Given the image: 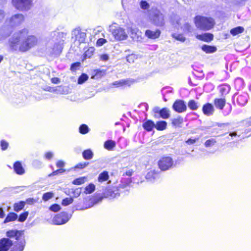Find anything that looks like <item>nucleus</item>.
I'll list each match as a JSON object with an SVG mask.
<instances>
[{
  "instance_id": "obj_1",
  "label": "nucleus",
  "mask_w": 251,
  "mask_h": 251,
  "mask_svg": "<svg viewBox=\"0 0 251 251\" xmlns=\"http://www.w3.org/2000/svg\"><path fill=\"white\" fill-rule=\"evenodd\" d=\"M28 30L24 29L15 33L9 40L10 48L17 50L25 51L34 46L37 43V39L32 35L28 36Z\"/></svg>"
},
{
  "instance_id": "obj_2",
  "label": "nucleus",
  "mask_w": 251,
  "mask_h": 251,
  "mask_svg": "<svg viewBox=\"0 0 251 251\" xmlns=\"http://www.w3.org/2000/svg\"><path fill=\"white\" fill-rule=\"evenodd\" d=\"M130 183L129 179H122L121 183L118 187H107L103 192V196L104 198L109 199L117 198L120 196V192H122V189L128 188V184Z\"/></svg>"
},
{
  "instance_id": "obj_3",
  "label": "nucleus",
  "mask_w": 251,
  "mask_h": 251,
  "mask_svg": "<svg viewBox=\"0 0 251 251\" xmlns=\"http://www.w3.org/2000/svg\"><path fill=\"white\" fill-rule=\"evenodd\" d=\"M196 26L202 30H208L214 25V20L211 18L197 16L194 19Z\"/></svg>"
},
{
  "instance_id": "obj_4",
  "label": "nucleus",
  "mask_w": 251,
  "mask_h": 251,
  "mask_svg": "<svg viewBox=\"0 0 251 251\" xmlns=\"http://www.w3.org/2000/svg\"><path fill=\"white\" fill-rule=\"evenodd\" d=\"M158 165L162 171H166L171 169L174 166V162L170 156H164L161 158L158 162Z\"/></svg>"
},
{
  "instance_id": "obj_5",
  "label": "nucleus",
  "mask_w": 251,
  "mask_h": 251,
  "mask_svg": "<svg viewBox=\"0 0 251 251\" xmlns=\"http://www.w3.org/2000/svg\"><path fill=\"white\" fill-rule=\"evenodd\" d=\"M13 6L20 11H27L31 5V0H12Z\"/></svg>"
},
{
  "instance_id": "obj_6",
  "label": "nucleus",
  "mask_w": 251,
  "mask_h": 251,
  "mask_svg": "<svg viewBox=\"0 0 251 251\" xmlns=\"http://www.w3.org/2000/svg\"><path fill=\"white\" fill-rule=\"evenodd\" d=\"M110 30L115 38L118 40H123L127 38V35L125 30L120 27H116L113 25L110 26Z\"/></svg>"
},
{
  "instance_id": "obj_7",
  "label": "nucleus",
  "mask_w": 251,
  "mask_h": 251,
  "mask_svg": "<svg viewBox=\"0 0 251 251\" xmlns=\"http://www.w3.org/2000/svg\"><path fill=\"white\" fill-rule=\"evenodd\" d=\"M151 18L153 23L156 26H162L165 24L164 15L158 10H155L152 15H151Z\"/></svg>"
},
{
  "instance_id": "obj_8",
  "label": "nucleus",
  "mask_w": 251,
  "mask_h": 251,
  "mask_svg": "<svg viewBox=\"0 0 251 251\" xmlns=\"http://www.w3.org/2000/svg\"><path fill=\"white\" fill-rule=\"evenodd\" d=\"M71 217V214H69L66 212H62L53 218V222L55 225H63L66 223Z\"/></svg>"
},
{
  "instance_id": "obj_9",
  "label": "nucleus",
  "mask_w": 251,
  "mask_h": 251,
  "mask_svg": "<svg viewBox=\"0 0 251 251\" xmlns=\"http://www.w3.org/2000/svg\"><path fill=\"white\" fill-rule=\"evenodd\" d=\"M24 21V17L21 14H17L12 16L8 20H6L5 23L8 26L13 27L21 24Z\"/></svg>"
},
{
  "instance_id": "obj_10",
  "label": "nucleus",
  "mask_w": 251,
  "mask_h": 251,
  "mask_svg": "<svg viewBox=\"0 0 251 251\" xmlns=\"http://www.w3.org/2000/svg\"><path fill=\"white\" fill-rule=\"evenodd\" d=\"M66 33L63 32H58L57 30L52 31L50 33L48 38L49 41L51 40L53 42H56L59 41V40H63L65 38Z\"/></svg>"
},
{
  "instance_id": "obj_11",
  "label": "nucleus",
  "mask_w": 251,
  "mask_h": 251,
  "mask_svg": "<svg viewBox=\"0 0 251 251\" xmlns=\"http://www.w3.org/2000/svg\"><path fill=\"white\" fill-rule=\"evenodd\" d=\"M72 36L75 37L76 40H78L80 43H83L85 42L86 34L85 32L82 31L78 27L72 31Z\"/></svg>"
},
{
  "instance_id": "obj_12",
  "label": "nucleus",
  "mask_w": 251,
  "mask_h": 251,
  "mask_svg": "<svg viewBox=\"0 0 251 251\" xmlns=\"http://www.w3.org/2000/svg\"><path fill=\"white\" fill-rule=\"evenodd\" d=\"M6 236L9 238H15L16 241L25 238L23 231L11 230L6 232Z\"/></svg>"
},
{
  "instance_id": "obj_13",
  "label": "nucleus",
  "mask_w": 251,
  "mask_h": 251,
  "mask_svg": "<svg viewBox=\"0 0 251 251\" xmlns=\"http://www.w3.org/2000/svg\"><path fill=\"white\" fill-rule=\"evenodd\" d=\"M13 241L7 238L0 239V251H8L12 246Z\"/></svg>"
},
{
  "instance_id": "obj_14",
  "label": "nucleus",
  "mask_w": 251,
  "mask_h": 251,
  "mask_svg": "<svg viewBox=\"0 0 251 251\" xmlns=\"http://www.w3.org/2000/svg\"><path fill=\"white\" fill-rule=\"evenodd\" d=\"M173 108L176 112L182 113L186 110L187 106L183 100H179L174 102Z\"/></svg>"
},
{
  "instance_id": "obj_15",
  "label": "nucleus",
  "mask_w": 251,
  "mask_h": 251,
  "mask_svg": "<svg viewBox=\"0 0 251 251\" xmlns=\"http://www.w3.org/2000/svg\"><path fill=\"white\" fill-rule=\"evenodd\" d=\"M25 245V238L13 242V247L10 251H23Z\"/></svg>"
},
{
  "instance_id": "obj_16",
  "label": "nucleus",
  "mask_w": 251,
  "mask_h": 251,
  "mask_svg": "<svg viewBox=\"0 0 251 251\" xmlns=\"http://www.w3.org/2000/svg\"><path fill=\"white\" fill-rule=\"evenodd\" d=\"M109 173L107 171H103L99 175L98 177V182L100 184H102L106 182V184L111 183V180H109Z\"/></svg>"
},
{
  "instance_id": "obj_17",
  "label": "nucleus",
  "mask_w": 251,
  "mask_h": 251,
  "mask_svg": "<svg viewBox=\"0 0 251 251\" xmlns=\"http://www.w3.org/2000/svg\"><path fill=\"white\" fill-rule=\"evenodd\" d=\"M63 41L64 40H59V41L54 43L53 48L52 49V51L50 52L51 54L58 55L61 52L63 49L62 45Z\"/></svg>"
},
{
  "instance_id": "obj_18",
  "label": "nucleus",
  "mask_w": 251,
  "mask_h": 251,
  "mask_svg": "<svg viewBox=\"0 0 251 251\" xmlns=\"http://www.w3.org/2000/svg\"><path fill=\"white\" fill-rule=\"evenodd\" d=\"M161 34V31L159 29H156L155 30H151L148 29L145 31V36L148 38L151 39H155L158 38Z\"/></svg>"
},
{
  "instance_id": "obj_19",
  "label": "nucleus",
  "mask_w": 251,
  "mask_h": 251,
  "mask_svg": "<svg viewBox=\"0 0 251 251\" xmlns=\"http://www.w3.org/2000/svg\"><path fill=\"white\" fill-rule=\"evenodd\" d=\"M202 111L204 115L210 116L213 114L214 108L213 106L210 103H207L203 105Z\"/></svg>"
},
{
  "instance_id": "obj_20",
  "label": "nucleus",
  "mask_w": 251,
  "mask_h": 251,
  "mask_svg": "<svg viewBox=\"0 0 251 251\" xmlns=\"http://www.w3.org/2000/svg\"><path fill=\"white\" fill-rule=\"evenodd\" d=\"M158 176V171L155 169H151L146 175V178L148 181L153 182Z\"/></svg>"
},
{
  "instance_id": "obj_21",
  "label": "nucleus",
  "mask_w": 251,
  "mask_h": 251,
  "mask_svg": "<svg viewBox=\"0 0 251 251\" xmlns=\"http://www.w3.org/2000/svg\"><path fill=\"white\" fill-rule=\"evenodd\" d=\"M196 37L199 40L208 42L213 40V35L211 33H204L197 35Z\"/></svg>"
},
{
  "instance_id": "obj_22",
  "label": "nucleus",
  "mask_w": 251,
  "mask_h": 251,
  "mask_svg": "<svg viewBox=\"0 0 251 251\" xmlns=\"http://www.w3.org/2000/svg\"><path fill=\"white\" fill-rule=\"evenodd\" d=\"M13 168L14 171L18 175H22L25 173V170L19 161H17L14 164Z\"/></svg>"
},
{
  "instance_id": "obj_23",
  "label": "nucleus",
  "mask_w": 251,
  "mask_h": 251,
  "mask_svg": "<svg viewBox=\"0 0 251 251\" xmlns=\"http://www.w3.org/2000/svg\"><path fill=\"white\" fill-rule=\"evenodd\" d=\"M226 104L225 99H215L214 100V105L215 107L220 110H222Z\"/></svg>"
},
{
  "instance_id": "obj_24",
  "label": "nucleus",
  "mask_w": 251,
  "mask_h": 251,
  "mask_svg": "<svg viewBox=\"0 0 251 251\" xmlns=\"http://www.w3.org/2000/svg\"><path fill=\"white\" fill-rule=\"evenodd\" d=\"M102 199V197L100 198H93L90 199V202L91 204H90L88 207H86L85 208H80L78 209L77 208H76V210H83L88 208H90L94 206L95 204L98 203L100 202Z\"/></svg>"
},
{
  "instance_id": "obj_25",
  "label": "nucleus",
  "mask_w": 251,
  "mask_h": 251,
  "mask_svg": "<svg viewBox=\"0 0 251 251\" xmlns=\"http://www.w3.org/2000/svg\"><path fill=\"white\" fill-rule=\"evenodd\" d=\"M143 127L147 131H151L153 127H155V124L151 120H147L143 124Z\"/></svg>"
},
{
  "instance_id": "obj_26",
  "label": "nucleus",
  "mask_w": 251,
  "mask_h": 251,
  "mask_svg": "<svg viewBox=\"0 0 251 251\" xmlns=\"http://www.w3.org/2000/svg\"><path fill=\"white\" fill-rule=\"evenodd\" d=\"M202 50L206 53H213L217 50V48L215 46H212L207 45H204L201 47Z\"/></svg>"
},
{
  "instance_id": "obj_27",
  "label": "nucleus",
  "mask_w": 251,
  "mask_h": 251,
  "mask_svg": "<svg viewBox=\"0 0 251 251\" xmlns=\"http://www.w3.org/2000/svg\"><path fill=\"white\" fill-rule=\"evenodd\" d=\"M18 218V215L15 213L11 212L9 213L6 217L3 223H7L10 222L14 221Z\"/></svg>"
},
{
  "instance_id": "obj_28",
  "label": "nucleus",
  "mask_w": 251,
  "mask_h": 251,
  "mask_svg": "<svg viewBox=\"0 0 251 251\" xmlns=\"http://www.w3.org/2000/svg\"><path fill=\"white\" fill-rule=\"evenodd\" d=\"M94 153L91 150L87 149L82 152V156L85 160H90L93 158Z\"/></svg>"
},
{
  "instance_id": "obj_29",
  "label": "nucleus",
  "mask_w": 251,
  "mask_h": 251,
  "mask_svg": "<svg viewBox=\"0 0 251 251\" xmlns=\"http://www.w3.org/2000/svg\"><path fill=\"white\" fill-rule=\"evenodd\" d=\"M116 143L112 140H108L104 143V147L107 150L111 151L115 147Z\"/></svg>"
},
{
  "instance_id": "obj_30",
  "label": "nucleus",
  "mask_w": 251,
  "mask_h": 251,
  "mask_svg": "<svg viewBox=\"0 0 251 251\" xmlns=\"http://www.w3.org/2000/svg\"><path fill=\"white\" fill-rule=\"evenodd\" d=\"M237 101L240 105L244 106L247 102V95H241L238 96Z\"/></svg>"
},
{
  "instance_id": "obj_31",
  "label": "nucleus",
  "mask_w": 251,
  "mask_h": 251,
  "mask_svg": "<svg viewBox=\"0 0 251 251\" xmlns=\"http://www.w3.org/2000/svg\"><path fill=\"white\" fill-rule=\"evenodd\" d=\"M25 204V202L24 201H20L19 202L15 203L14 204V210L17 212H19L24 208Z\"/></svg>"
},
{
  "instance_id": "obj_32",
  "label": "nucleus",
  "mask_w": 251,
  "mask_h": 251,
  "mask_svg": "<svg viewBox=\"0 0 251 251\" xmlns=\"http://www.w3.org/2000/svg\"><path fill=\"white\" fill-rule=\"evenodd\" d=\"M230 89V87L228 85H223L219 87L220 92L222 95H225L228 94Z\"/></svg>"
},
{
  "instance_id": "obj_33",
  "label": "nucleus",
  "mask_w": 251,
  "mask_h": 251,
  "mask_svg": "<svg viewBox=\"0 0 251 251\" xmlns=\"http://www.w3.org/2000/svg\"><path fill=\"white\" fill-rule=\"evenodd\" d=\"M167 126V123L165 121L157 122L155 124V127L158 130H163L165 129Z\"/></svg>"
},
{
  "instance_id": "obj_34",
  "label": "nucleus",
  "mask_w": 251,
  "mask_h": 251,
  "mask_svg": "<svg viewBox=\"0 0 251 251\" xmlns=\"http://www.w3.org/2000/svg\"><path fill=\"white\" fill-rule=\"evenodd\" d=\"M235 86L237 89H240L243 88L244 85V80L242 78L238 77L235 79Z\"/></svg>"
},
{
  "instance_id": "obj_35",
  "label": "nucleus",
  "mask_w": 251,
  "mask_h": 251,
  "mask_svg": "<svg viewBox=\"0 0 251 251\" xmlns=\"http://www.w3.org/2000/svg\"><path fill=\"white\" fill-rule=\"evenodd\" d=\"M160 116L163 119H168L169 117V111L166 108H163L159 111Z\"/></svg>"
},
{
  "instance_id": "obj_36",
  "label": "nucleus",
  "mask_w": 251,
  "mask_h": 251,
  "mask_svg": "<svg viewBox=\"0 0 251 251\" xmlns=\"http://www.w3.org/2000/svg\"><path fill=\"white\" fill-rule=\"evenodd\" d=\"M130 81L129 80H120V81H115L114 82L113 84L115 86H116L117 87H119V86H124V85H128V86H130Z\"/></svg>"
},
{
  "instance_id": "obj_37",
  "label": "nucleus",
  "mask_w": 251,
  "mask_h": 251,
  "mask_svg": "<svg viewBox=\"0 0 251 251\" xmlns=\"http://www.w3.org/2000/svg\"><path fill=\"white\" fill-rule=\"evenodd\" d=\"M95 75L93 76L94 79H98L105 75V71L104 70H95Z\"/></svg>"
},
{
  "instance_id": "obj_38",
  "label": "nucleus",
  "mask_w": 251,
  "mask_h": 251,
  "mask_svg": "<svg viewBox=\"0 0 251 251\" xmlns=\"http://www.w3.org/2000/svg\"><path fill=\"white\" fill-rule=\"evenodd\" d=\"M244 31V28L241 26H238L235 28H232L230 30V33L232 35H236L239 33L243 32Z\"/></svg>"
},
{
  "instance_id": "obj_39",
  "label": "nucleus",
  "mask_w": 251,
  "mask_h": 251,
  "mask_svg": "<svg viewBox=\"0 0 251 251\" xmlns=\"http://www.w3.org/2000/svg\"><path fill=\"white\" fill-rule=\"evenodd\" d=\"M188 106L192 110H196L199 107L197 103L193 100L188 102Z\"/></svg>"
},
{
  "instance_id": "obj_40",
  "label": "nucleus",
  "mask_w": 251,
  "mask_h": 251,
  "mask_svg": "<svg viewBox=\"0 0 251 251\" xmlns=\"http://www.w3.org/2000/svg\"><path fill=\"white\" fill-rule=\"evenodd\" d=\"M183 122V119L180 117H178L177 118L173 120L172 124L176 127H178L180 126Z\"/></svg>"
},
{
  "instance_id": "obj_41",
  "label": "nucleus",
  "mask_w": 251,
  "mask_h": 251,
  "mask_svg": "<svg viewBox=\"0 0 251 251\" xmlns=\"http://www.w3.org/2000/svg\"><path fill=\"white\" fill-rule=\"evenodd\" d=\"M95 189V185L92 183H91L85 187L84 192L86 194H91L94 191Z\"/></svg>"
},
{
  "instance_id": "obj_42",
  "label": "nucleus",
  "mask_w": 251,
  "mask_h": 251,
  "mask_svg": "<svg viewBox=\"0 0 251 251\" xmlns=\"http://www.w3.org/2000/svg\"><path fill=\"white\" fill-rule=\"evenodd\" d=\"M89 129L88 126L84 124L81 125L79 128V131L81 134H85L89 132Z\"/></svg>"
},
{
  "instance_id": "obj_43",
  "label": "nucleus",
  "mask_w": 251,
  "mask_h": 251,
  "mask_svg": "<svg viewBox=\"0 0 251 251\" xmlns=\"http://www.w3.org/2000/svg\"><path fill=\"white\" fill-rule=\"evenodd\" d=\"M95 51V49L93 47H90L84 53V57L85 58H90Z\"/></svg>"
},
{
  "instance_id": "obj_44",
  "label": "nucleus",
  "mask_w": 251,
  "mask_h": 251,
  "mask_svg": "<svg viewBox=\"0 0 251 251\" xmlns=\"http://www.w3.org/2000/svg\"><path fill=\"white\" fill-rule=\"evenodd\" d=\"M181 28L184 30V32H192L193 31L192 26L188 23H185L181 27Z\"/></svg>"
},
{
  "instance_id": "obj_45",
  "label": "nucleus",
  "mask_w": 251,
  "mask_h": 251,
  "mask_svg": "<svg viewBox=\"0 0 251 251\" xmlns=\"http://www.w3.org/2000/svg\"><path fill=\"white\" fill-rule=\"evenodd\" d=\"M88 78V76L85 74H82L78 79V83L79 84H83Z\"/></svg>"
},
{
  "instance_id": "obj_46",
  "label": "nucleus",
  "mask_w": 251,
  "mask_h": 251,
  "mask_svg": "<svg viewBox=\"0 0 251 251\" xmlns=\"http://www.w3.org/2000/svg\"><path fill=\"white\" fill-rule=\"evenodd\" d=\"M53 193L51 192L45 193L43 194L42 199L44 201H47L53 197Z\"/></svg>"
},
{
  "instance_id": "obj_47",
  "label": "nucleus",
  "mask_w": 251,
  "mask_h": 251,
  "mask_svg": "<svg viewBox=\"0 0 251 251\" xmlns=\"http://www.w3.org/2000/svg\"><path fill=\"white\" fill-rule=\"evenodd\" d=\"M216 143V141L214 138H211L208 139L205 141L204 143V146L205 147H210L214 146L215 144Z\"/></svg>"
},
{
  "instance_id": "obj_48",
  "label": "nucleus",
  "mask_w": 251,
  "mask_h": 251,
  "mask_svg": "<svg viewBox=\"0 0 251 251\" xmlns=\"http://www.w3.org/2000/svg\"><path fill=\"white\" fill-rule=\"evenodd\" d=\"M172 36L174 38L181 42H184L186 40L185 37L182 34H173Z\"/></svg>"
},
{
  "instance_id": "obj_49",
  "label": "nucleus",
  "mask_w": 251,
  "mask_h": 251,
  "mask_svg": "<svg viewBox=\"0 0 251 251\" xmlns=\"http://www.w3.org/2000/svg\"><path fill=\"white\" fill-rule=\"evenodd\" d=\"M71 192L73 194L74 197H78L81 193V188H77L75 189H72Z\"/></svg>"
},
{
  "instance_id": "obj_50",
  "label": "nucleus",
  "mask_w": 251,
  "mask_h": 251,
  "mask_svg": "<svg viewBox=\"0 0 251 251\" xmlns=\"http://www.w3.org/2000/svg\"><path fill=\"white\" fill-rule=\"evenodd\" d=\"M73 201L74 200L72 198H66L62 200V204L63 206H67L70 204L72 203Z\"/></svg>"
},
{
  "instance_id": "obj_51",
  "label": "nucleus",
  "mask_w": 251,
  "mask_h": 251,
  "mask_svg": "<svg viewBox=\"0 0 251 251\" xmlns=\"http://www.w3.org/2000/svg\"><path fill=\"white\" fill-rule=\"evenodd\" d=\"M28 215V212H25L20 215L18 218V221L20 222H23L25 221Z\"/></svg>"
},
{
  "instance_id": "obj_52",
  "label": "nucleus",
  "mask_w": 251,
  "mask_h": 251,
  "mask_svg": "<svg viewBox=\"0 0 251 251\" xmlns=\"http://www.w3.org/2000/svg\"><path fill=\"white\" fill-rule=\"evenodd\" d=\"M86 178L85 177H79L75 179L73 183L75 185H80L84 183Z\"/></svg>"
},
{
  "instance_id": "obj_53",
  "label": "nucleus",
  "mask_w": 251,
  "mask_h": 251,
  "mask_svg": "<svg viewBox=\"0 0 251 251\" xmlns=\"http://www.w3.org/2000/svg\"><path fill=\"white\" fill-rule=\"evenodd\" d=\"M126 61L130 63H132L134 62V61L137 59L136 56L134 54H131L128 55L126 57Z\"/></svg>"
},
{
  "instance_id": "obj_54",
  "label": "nucleus",
  "mask_w": 251,
  "mask_h": 251,
  "mask_svg": "<svg viewBox=\"0 0 251 251\" xmlns=\"http://www.w3.org/2000/svg\"><path fill=\"white\" fill-rule=\"evenodd\" d=\"M140 6L143 10L148 9L150 7L149 3L145 0H141L140 2Z\"/></svg>"
},
{
  "instance_id": "obj_55",
  "label": "nucleus",
  "mask_w": 251,
  "mask_h": 251,
  "mask_svg": "<svg viewBox=\"0 0 251 251\" xmlns=\"http://www.w3.org/2000/svg\"><path fill=\"white\" fill-rule=\"evenodd\" d=\"M60 209V206L58 204H53L50 207V210L55 212L58 211Z\"/></svg>"
},
{
  "instance_id": "obj_56",
  "label": "nucleus",
  "mask_w": 251,
  "mask_h": 251,
  "mask_svg": "<svg viewBox=\"0 0 251 251\" xmlns=\"http://www.w3.org/2000/svg\"><path fill=\"white\" fill-rule=\"evenodd\" d=\"M8 143L4 140H2L0 141V147L2 151L6 150L8 147Z\"/></svg>"
},
{
  "instance_id": "obj_57",
  "label": "nucleus",
  "mask_w": 251,
  "mask_h": 251,
  "mask_svg": "<svg viewBox=\"0 0 251 251\" xmlns=\"http://www.w3.org/2000/svg\"><path fill=\"white\" fill-rule=\"evenodd\" d=\"M65 170L63 169H59L56 171H53L51 174L49 175V176H52L58 175L59 174H62L65 172Z\"/></svg>"
},
{
  "instance_id": "obj_58",
  "label": "nucleus",
  "mask_w": 251,
  "mask_h": 251,
  "mask_svg": "<svg viewBox=\"0 0 251 251\" xmlns=\"http://www.w3.org/2000/svg\"><path fill=\"white\" fill-rule=\"evenodd\" d=\"M88 164H89V163H88V162L80 163L77 164L75 166V169H83V168H85V167H86Z\"/></svg>"
},
{
  "instance_id": "obj_59",
  "label": "nucleus",
  "mask_w": 251,
  "mask_h": 251,
  "mask_svg": "<svg viewBox=\"0 0 251 251\" xmlns=\"http://www.w3.org/2000/svg\"><path fill=\"white\" fill-rule=\"evenodd\" d=\"M109 58V55L107 54H103L100 55V59L102 61H107Z\"/></svg>"
},
{
  "instance_id": "obj_60",
  "label": "nucleus",
  "mask_w": 251,
  "mask_h": 251,
  "mask_svg": "<svg viewBox=\"0 0 251 251\" xmlns=\"http://www.w3.org/2000/svg\"><path fill=\"white\" fill-rule=\"evenodd\" d=\"M80 63L79 62L74 63L72 64L71 67V70L73 71H75L80 66Z\"/></svg>"
},
{
  "instance_id": "obj_61",
  "label": "nucleus",
  "mask_w": 251,
  "mask_h": 251,
  "mask_svg": "<svg viewBox=\"0 0 251 251\" xmlns=\"http://www.w3.org/2000/svg\"><path fill=\"white\" fill-rule=\"evenodd\" d=\"M106 42V39L103 38H100L97 40L96 44L98 46H101Z\"/></svg>"
},
{
  "instance_id": "obj_62",
  "label": "nucleus",
  "mask_w": 251,
  "mask_h": 251,
  "mask_svg": "<svg viewBox=\"0 0 251 251\" xmlns=\"http://www.w3.org/2000/svg\"><path fill=\"white\" fill-rule=\"evenodd\" d=\"M130 32L132 35V38L134 39L135 37V35H137V33L139 32V31L136 28H131L130 29Z\"/></svg>"
},
{
  "instance_id": "obj_63",
  "label": "nucleus",
  "mask_w": 251,
  "mask_h": 251,
  "mask_svg": "<svg viewBox=\"0 0 251 251\" xmlns=\"http://www.w3.org/2000/svg\"><path fill=\"white\" fill-rule=\"evenodd\" d=\"M53 156V153L52 152L49 151L45 153V157L48 160L51 159Z\"/></svg>"
},
{
  "instance_id": "obj_64",
  "label": "nucleus",
  "mask_w": 251,
  "mask_h": 251,
  "mask_svg": "<svg viewBox=\"0 0 251 251\" xmlns=\"http://www.w3.org/2000/svg\"><path fill=\"white\" fill-rule=\"evenodd\" d=\"M56 165L57 168L62 169L65 166V162L62 160H59L57 162Z\"/></svg>"
}]
</instances>
